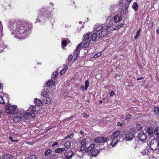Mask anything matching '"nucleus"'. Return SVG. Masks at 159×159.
Wrapping results in <instances>:
<instances>
[{"label": "nucleus", "mask_w": 159, "mask_h": 159, "mask_svg": "<svg viewBox=\"0 0 159 159\" xmlns=\"http://www.w3.org/2000/svg\"><path fill=\"white\" fill-rule=\"evenodd\" d=\"M81 145L80 151H83L85 150L86 152H88L89 155H92V156H96L97 154L102 151V148H99H99L98 147H95L94 144H91L89 146L87 147L86 140L84 139L82 140Z\"/></svg>", "instance_id": "1"}, {"label": "nucleus", "mask_w": 159, "mask_h": 159, "mask_svg": "<svg viewBox=\"0 0 159 159\" xmlns=\"http://www.w3.org/2000/svg\"><path fill=\"white\" fill-rule=\"evenodd\" d=\"M32 27V24L23 22L17 26L16 32L17 34H23L24 37H26L30 33V30Z\"/></svg>", "instance_id": "2"}, {"label": "nucleus", "mask_w": 159, "mask_h": 159, "mask_svg": "<svg viewBox=\"0 0 159 159\" xmlns=\"http://www.w3.org/2000/svg\"><path fill=\"white\" fill-rule=\"evenodd\" d=\"M48 8L47 7H43L41 8L39 11L40 13L38 16V17L36 19L35 23L36 22H39L41 21L40 19L44 20V19L47 17V14H48Z\"/></svg>", "instance_id": "3"}, {"label": "nucleus", "mask_w": 159, "mask_h": 159, "mask_svg": "<svg viewBox=\"0 0 159 159\" xmlns=\"http://www.w3.org/2000/svg\"><path fill=\"white\" fill-rule=\"evenodd\" d=\"M120 131H117L114 132L111 135V138L112 139L111 145L112 147L116 146L120 140Z\"/></svg>", "instance_id": "4"}, {"label": "nucleus", "mask_w": 159, "mask_h": 159, "mask_svg": "<svg viewBox=\"0 0 159 159\" xmlns=\"http://www.w3.org/2000/svg\"><path fill=\"white\" fill-rule=\"evenodd\" d=\"M150 145L151 149L153 150L156 151L159 149V142L157 139L152 140Z\"/></svg>", "instance_id": "5"}, {"label": "nucleus", "mask_w": 159, "mask_h": 159, "mask_svg": "<svg viewBox=\"0 0 159 159\" xmlns=\"http://www.w3.org/2000/svg\"><path fill=\"white\" fill-rule=\"evenodd\" d=\"M17 107L16 105L10 106V104H8L6 107V112L7 113L13 114L15 112Z\"/></svg>", "instance_id": "6"}, {"label": "nucleus", "mask_w": 159, "mask_h": 159, "mask_svg": "<svg viewBox=\"0 0 159 159\" xmlns=\"http://www.w3.org/2000/svg\"><path fill=\"white\" fill-rule=\"evenodd\" d=\"M107 138L104 137H99L96 138L94 141L95 143L100 144H103L107 142Z\"/></svg>", "instance_id": "7"}, {"label": "nucleus", "mask_w": 159, "mask_h": 159, "mask_svg": "<svg viewBox=\"0 0 159 159\" xmlns=\"http://www.w3.org/2000/svg\"><path fill=\"white\" fill-rule=\"evenodd\" d=\"M138 138L141 141H144L146 140L147 137L146 133L143 131H141L138 134Z\"/></svg>", "instance_id": "8"}, {"label": "nucleus", "mask_w": 159, "mask_h": 159, "mask_svg": "<svg viewBox=\"0 0 159 159\" xmlns=\"http://www.w3.org/2000/svg\"><path fill=\"white\" fill-rule=\"evenodd\" d=\"M82 43H81L79 44L77 46L75 50V56H74V60L73 61H74L76 60L77 57L79 56V53H80V50L81 49L82 45Z\"/></svg>", "instance_id": "9"}, {"label": "nucleus", "mask_w": 159, "mask_h": 159, "mask_svg": "<svg viewBox=\"0 0 159 159\" xmlns=\"http://www.w3.org/2000/svg\"><path fill=\"white\" fill-rule=\"evenodd\" d=\"M50 91H48L47 89H43L42 92V96L43 97H49V94H52L53 93L52 89H50Z\"/></svg>", "instance_id": "10"}, {"label": "nucleus", "mask_w": 159, "mask_h": 159, "mask_svg": "<svg viewBox=\"0 0 159 159\" xmlns=\"http://www.w3.org/2000/svg\"><path fill=\"white\" fill-rule=\"evenodd\" d=\"M74 152L71 150H67L64 152V156L66 159H70L72 157Z\"/></svg>", "instance_id": "11"}, {"label": "nucleus", "mask_w": 159, "mask_h": 159, "mask_svg": "<svg viewBox=\"0 0 159 159\" xmlns=\"http://www.w3.org/2000/svg\"><path fill=\"white\" fill-rule=\"evenodd\" d=\"M134 134L132 132H129L125 134V138L126 141H131L134 138Z\"/></svg>", "instance_id": "12"}, {"label": "nucleus", "mask_w": 159, "mask_h": 159, "mask_svg": "<svg viewBox=\"0 0 159 159\" xmlns=\"http://www.w3.org/2000/svg\"><path fill=\"white\" fill-rule=\"evenodd\" d=\"M108 30L106 29H105L102 30L101 32L99 33L98 38V39L100 38H102L106 36L108 33Z\"/></svg>", "instance_id": "13"}, {"label": "nucleus", "mask_w": 159, "mask_h": 159, "mask_svg": "<svg viewBox=\"0 0 159 159\" xmlns=\"http://www.w3.org/2000/svg\"><path fill=\"white\" fill-rule=\"evenodd\" d=\"M146 130L149 135L151 136H153L154 130L153 127L151 126L147 127Z\"/></svg>", "instance_id": "14"}, {"label": "nucleus", "mask_w": 159, "mask_h": 159, "mask_svg": "<svg viewBox=\"0 0 159 159\" xmlns=\"http://www.w3.org/2000/svg\"><path fill=\"white\" fill-rule=\"evenodd\" d=\"M103 27V25L101 24H96L94 26V27L93 28L94 30L96 31H98L101 30Z\"/></svg>", "instance_id": "15"}, {"label": "nucleus", "mask_w": 159, "mask_h": 159, "mask_svg": "<svg viewBox=\"0 0 159 159\" xmlns=\"http://www.w3.org/2000/svg\"><path fill=\"white\" fill-rule=\"evenodd\" d=\"M55 83V82L52 79L49 80L46 82V84L47 87L50 88L54 85Z\"/></svg>", "instance_id": "16"}, {"label": "nucleus", "mask_w": 159, "mask_h": 159, "mask_svg": "<svg viewBox=\"0 0 159 159\" xmlns=\"http://www.w3.org/2000/svg\"><path fill=\"white\" fill-rule=\"evenodd\" d=\"M90 33H88L86 34H85L83 36V39L84 41H85L88 42H90L91 39L89 38V35Z\"/></svg>", "instance_id": "17"}, {"label": "nucleus", "mask_w": 159, "mask_h": 159, "mask_svg": "<svg viewBox=\"0 0 159 159\" xmlns=\"http://www.w3.org/2000/svg\"><path fill=\"white\" fill-rule=\"evenodd\" d=\"M122 20V18L119 15L115 16L113 18V21L115 23L120 22Z\"/></svg>", "instance_id": "18"}, {"label": "nucleus", "mask_w": 159, "mask_h": 159, "mask_svg": "<svg viewBox=\"0 0 159 159\" xmlns=\"http://www.w3.org/2000/svg\"><path fill=\"white\" fill-rule=\"evenodd\" d=\"M43 102H44V103L45 104L48 105L51 102V100L49 97H43Z\"/></svg>", "instance_id": "19"}, {"label": "nucleus", "mask_w": 159, "mask_h": 159, "mask_svg": "<svg viewBox=\"0 0 159 159\" xmlns=\"http://www.w3.org/2000/svg\"><path fill=\"white\" fill-rule=\"evenodd\" d=\"M34 102L35 105L38 107L41 106L42 104V101L39 99L35 98Z\"/></svg>", "instance_id": "20"}, {"label": "nucleus", "mask_w": 159, "mask_h": 159, "mask_svg": "<svg viewBox=\"0 0 159 159\" xmlns=\"http://www.w3.org/2000/svg\"><path fill=\"white\" fill-rule=\"evenodd\" d=\"M22 116H17L16 117L14 116L13 119V121L15 123H17L20 121L22 119Z\"/></svg>", "instance_id": "21"}, {"label": "nucleus", "mask_w": 159, "mask_h": 159, "mask_svg": "<svg viewBox=\"0 0 159 159\" xmlns=\"http://www.w3.org/2000/svg\"><path fill=\"white\" fill-rule=\"evenodd\" d=\"M138 5L136 2H134L132 5V7L133 9L136 11H137L138 10Z\"/></svg>", "instance_id": "22"}, {"label": "nucleus", "mask_w": 159, "mask_h": 159, "mask_svg": "<svg viewBox=\"0 0 159 159\" xmlns=\"http://www.w3.org/2000/svg\"><path fill=\"white\" fill-rule=\"evenodd\" d=\"M65 148H57L55 150V152L56 153H59L62 152L65 150Z\"/></svg>", "instance_id": "23"}, {"label": "nucleus", "mask_w": 159, "mask_h": 159, "mask_svg": "<svg viewBox=\"0 0 159 159\" xmlns=\"http://www.w3.org/2000/svg\"><path fill=\"white\" fill-rule=\"evenodd\" d=\"M131 1V0H126L127 2L124 5V8L125 11L128 10L129 5V3Z\"/></svg>", "instance_id": "24"}, {"label": "nucleus", "mask_w": 159, "mask_h": 159, "mask_svg": "<svg viewBox=\"0 0 159 159\" xmlns=\"http://www.w3.org/2000/svg\"><path fill=\"white\" fill-rule=\"evenodd\" d=\"M98 38L97 33H95L91 35V39L92 41H95Z\"/></svg>", "instance_id": "25"}, {"label": "nucleus", "mask_w": 159, "mask_h": 159, "mask_svg": "<svg viewBox=\"0 0 159 159\" xmlns=\"http://www.w3.org/2000/svg\"><path fill=\"white\" fill-rule=\"evenodd\" d=\"M154 133L157 135V137L159 140V127H157L155 129Z\"/></svg>", "instance_id": "26"}, {"label": "nucleus", "mask_w": 159, "mask_h": 159, "mask_svg": "<svg viewBox=\"0 0 159 159\" xmlns=\"http://www.w3.org/2000/svg\"><path fill=\"white\" fill-rule=\"evenodd\" d=\"M29 116L28 112L24 115L23 117V120L25 121L28 120L29 119Z\"/></svg>", "instance_id": "27"}, {"label": "nucleus", "mask_w": 159, "mask_h": 159, "mask_svg": "<svg viewBox=\"0 0 159 159\" xmlns=\"http://www.w3.org/2000/svg\"><path fill=\"white\" fill-rule=\"evenodd\" d=\"M29 111L31 112H34L36 111L35 107V106H31L29 108Z\"/></svg>", "instance_id": "28"}, {"label": "nucleus", "mask_w": 159, "mask_h": 159, "mask_svg": "<svg viewBox=\"0 0 159 159\" xmlns=\"http://www.w3.org/2000/svg\"><path fill=\"white\" fill-rule=\"evenodd\" d=\"M3 27L1 22L0 21V39H1V37L3 35L2 33Z\"/></svg>", "instance_id": "29"}, {"label": "nucleus", "mask_w": 159, "mask_h": 159, "mask_svg": "<svg viewBox=\"0 0 159 159\" xmlns=\"http://www.w3.org/2000/svg\"><path fill=\"white\" fill-rule=\"evenodd\" d=\"M3 158L4 159H12L13 157L10 154H7L4 156Z\"/></svg>", "instance_id": "30"}, {"label": "nucleus", "mask_w": 159, "mask_h": 159, "mask_svg": "<svg viewBox=\"0 0 159 159\" xmlns=\"http://www.w3.org/2000/svg\"><path fill=\"white\" fill-rule=\"evenodd\" d=\"M141 31V29H139L137 32L136 35L134 36V39H137L139 38V36L140 35V33Z\"/></svg>", "instance_id": "31"}, {"label": "nucleus", "mask_w": 159, "mask_h": 159, "mask_svg": "<svg viewBox=\"0 0 159 159\" xmlns=\"http://www.w3.org/2000/svg\"><path fill=\"white\" fill-rule=\"evenodd\" d=\"M58 75V72L57 71H55L54 72L51 76L52 78L53 79H55L57 77Z\"/></svg>", "instance_id": "32"}, {"label": "nucleus", "mask_w": 159, "mask_h": 159, "mask_svg": "<svg viewBox=\"0 0 159 159\" xmlns=\"http://www.w3.org/2000/svg\"><path fill=\"white\" fill-rule=\"evenodd\" d=\"M74 137V134L73 133H71L70 134L68 135L67 136L65 137L64 139H71L73 138Z\"/></svg>", "instance_id": "33"}, {"label": "nucleus", "mask_w": 159, "mask_h": 159, "mask_svg": "<svg viewBox=\"0 0 159 159\" xmlns=\"http://www.w3.org/2000/svg\"><path fill=\"white\" fill-rule=\"evenodd\" d=\"M89 42H88L86 41V42H85L83 44V43H82V45L81 49L83 48H85L88 47L89 45Z\"/></svg>", "instance_id": "34"}, {"label": "nucleus", "mask_w": 159, "mask_h": 159, "mask_svg": "<svg viewBox=\"0 0 159 159\" xmlns=\"http://www.w3.org/2000/svg\"><path fill=\"white\" fill-rule=\"evenodd\" d=\"M71 143L70 142H66L65 144V146L67 148H69L70 146Z\"/></svg>", "instance_id": "35"}, {"label": "nucleus", "mask_w": 159, "mask_h": 159, "mask_svg": "<svg viewBox=\"0 0 159 159\" xmlns=\"http://www.w3.org/2000/svg\"><path fill=\"white\" fill-rule=\"evenodd\" d=\"M89 83L88 80H86L85 83V90H87L88 88L89 87Z\"/></svg>", "instance_id": "36"}, {"label": "nucleus", "mask_w": 159, "mask_h": 159, "mask_svg": "<svg viewBox=\"0 0 159 159\" xmlns=\"http://www.w3.org/2000/svg\"><path fill=\"white\" fill-rule=\"evenodd\" d=\"M28 159H38V157L35 155H33L29 156Z\"/></svg>", "instance_id": "37"}, {"label": "nucleus", "mask_w": 159, "mask_h": 159, "mask_svg": "<svg viewBox=\"0 0 159 159\" xmlns=\"http://www.w3.org/2000/svg\"><path fill=\"white\" fill-rule=\"evenodd\" d=\"M154 112L156 114H158L159 113V108L158 107H155L154 108Z\"/></svg>", "instance_id": "38"}, {"label": "nucleus", "mask_w": 159, "mask_h": 159, "mask_svg": "<svg viewBox=\"0 0 159 159\" xmlns=\"http://www.w3.org/2000/svg\"><path fill=\"white\" fill-rule=\"evenodd\" d=\"M111 20V17L110 16H107L106 18V23H110Z\"/></svg>", "instance_id": "39"}, {"label": "nucleus", "mask_w": 159, "mask_h": 159, "mask_svg": "<svg viewBox=\"0 0 159 159\" xmlns=\"http://www.w3.org/2000/svg\"><path fill=\"white\" fill-rule=\"evenodd\" d=\"M142 126L140 124H137L136 125V129L137 130H139L141 129Z\"/></svg>", "instance_id": "40"}, {"label": "nucleus", "mask_w": 159, "mask_h": 159, "mask_svg": "<svg viewBox=\"0 0 159 159\" xmlns=\"http://www.w3.org/2000/svg\"><path fill=\"white\" fill-rule=\"evenodd\" d=\"M51 151L50 149H49L47 150L44 152V154L46 155H48L51 153Z\"/></svg>", "instance_id": "41"}, {"label": "nucleus", "mask_w": 159, "mask_h": 159, "mask_svg": "<svg viewBox=\"0 0 159 159\" xmlns=\"http://www.w3.org/2000/svg\"><path fill=\"white\" fill-rule=\"evenodd\" d=\"M124 25V24H121L117 26L115 28L116 30H117L121 27H123Z\"/></svg>", "instance_id": "42"}, {"label": "nucleus", "mask_w": 159, "mask_h": 159, "mask_svg": "<svg viewBox=\"0 0 159 159\" xmlns=\"http://www.w3.org/2000/svg\"><path fill=\"white\" fill-rule=\"evenodd\" d=\"M67 42L66 40H64L62 41L61 42L62 46H66L67 45Z\"/></svg>", "instance_id": "43"}, {"label": "nucleus", "mask_w": 159, "mask_h": 159, "mask_svg": "<svg viewBox=\"0 0 159 159\" xmlns=\"http://www.w3.org/2000/svg\"><path fill=\"white\" fill-rule=\"evenodd\" d=\"M29 115L30 116H31V117L32 118H34L35 117V114L34 112H28Z\"/></svg>", "instance_id": "44"}, {"label": "nucleus", "mask_w": 159, "mask_h": 159, "mask_svg": "<svg viewBox=\"0 0 159 159\" xmlns=\"http://www.w3.org/2000/svg\"><path fill=\"white\" fill-rule=\"evenodd\" d=\"M73 57L72 55H70L68 58V61L70 62V61H72Z\"/></svg>", "instance_id": "45"}, {"label": "nucleus", "mask_w": 159, "mask_h": 159, "mask_svg": "<svg viewBox=\"0 0 159 159\" xmlns=\"http://www.w3.org/2000/svg\"><path fill=\"white\" fill-rule=\"evenodd\" d=\"M0 103L2 104L5 103L4 101L1 96H0Z\"/></svg>", "instance_id": "46"}, {"label": "nucleus", "mask_w": 159, "mask_h": 159, "mask_svg": "<svg viewBox=\"0 0 159 159\" xmlns=\"http://www.w3.org/2000/svg\"><path fill=\"white\" fill-rule=\"evenodd\" d=\"M101 53H98L94 55V58H96L99 57L101 55Z\"/></svg>", "instance_id": "47"}, {"label": "nucleus", "mask_w": 159, "mask_h": 159, "mask_svg": "<svg viewBox=\"0 0 159 159\" xmlns=\"http://www.w3.org/2000/svg\"><path fill=\"white\" fill-rule=\"evenodd\" d=\"M9 139L10 140H11V141L12 142H17L18 141V140H13V138H12V137L11 136H10L9 137Z\"/></svg>", "instance_id": "48"}, {"label": "nucleus", "mask_w": 159, "mask_h": 159, "mask_svg": "<svg viewBox=\"0 0 159 159\" xmlns=\"http://www.w3.org/2000/svg\"><path fill=\"white\" fill-rule=\"evenodd\" d=\"M73 117V116H71L67 118L66 119H65L64 120H66V121H68L69 120H70Z\"/></svg>", "instance_id": "49"}, {"label": "nucleus", "mask_w": 159, "mask_h": 159, "mask_svg": "<svg viewBox=\"0 0 159 159\" xmlns=\"http://www.w3.org/2000/svg\"><path fill=\"white\" fill-rule=\"evenodd\" d=\"M123 2L122 0H120L119 2V6L120 7H121L123 5Z\"/></svg>", "instance_id": "50"}, {"label": "nucleus", "mask_w": 159, "mask_h": 159, "mask_svg": "<svg viewBox=\"0 0 159 159\" xmlns=\"http://www.w3.org/2000/svg\"><path fill=\"white\" fill-rule=\"evenodd\" d=\"M129 130L130 131H131L132 132H134L135 130V129L134 127H131L129 129Z\"/></svg>", "instance_id": "51"}, {"label": "nucleus", "mask_w": 159, "mask_h": 159, "mask_svg": "<svg viewBox=\"0 0 159 159\" xmlns=\"http://www.w3.org/2000/svg\"><path fill=\"white\" fill-rule=\"evenodd\" d=\"M83 116L84 117H85L86 118H88L89 117V116L87 115L86 113H84L83 114Z\"/></svg>", "instance_id": "52"}, {"label": "nucleus", "mask_w": 159, "mask_h": 159, "mask_svg": "<svg viewBox=\"0 0 159 159\" xmlns=\"http://www.w3.org/2000/svg\"><path fill=\"white\" fill-rule=\"evenodd\" d=\"M58 143L57 142H55L52 144V147H54V146L58 145Z\"/></svg>", "instance_id": "53"}, {"label": "nucleus", "mask_w": 159, "mask_h": 159, "mask_svg": "<svg viewBox=\"0 0 159 159\" xmlns=\"http://www.w3.org/2000/svg\"><path fill=\"white\" fill-rule=\"evenodd\" d=\"M80 89L81 90L83 91L84 89L85 90V88H84V86L83 85H82L80 88Z\"/></svg>", "instance_id": "54"}, {"label": "nucleus", "mask_w": 159, "mask_h": 159, "mask_svg": "<svg viewBox=\"0 0 159 159\" xmlns=\"http://www.w3.org/2000/svg\"><path fill=\"white\" fill-rule=\"evenodd\" d=\"M123 125V123H120L118 122L117 123V125L118 126H121Z\"/></svg>", "instance_id": "55"}, {"label": "nucleus", "mask_w": 159, "mask_h": 159, "mask_svg": "<svg viewBox=\"0 0 159 159\" xmlns=\"http://www.w3.org/2000/svg\"><path fill=\"white\" fill-rule=\"evenodd\" d=\"M131 115L130 114H128L126 116V119H125V120H126V119H129L131 116Z\"/></svg>", "instance_id": "56"}, {"label": "nucleus", "mask_w": 159, "mask_h": 159, "mask_svg": "<svg viewBox=\"0 0 159 159\" xmlns=\"http://www.w3.org/2000/svg\"><path fill=\"white\" fill-rule=\"evenodd\" d=\"M65 72V70H64V69H63L60 72V74L62 75Z\"/></svg>", "instance_id": "57"}, {"label": "nucleus", "mask_w": 159, "mask_h": 159, "mask_svg": "<svg viewBox=\"0 0 159 159\" xmlns=\"http://www.w3.org/2000/svg\"><path fill=\"white\" fill-rule=\"evenodd\" d=\"M112 27V25H107L105 29L108 30V29L111 28Z\"/></svg>", "instance_id": "58"}, {"label": "nucleus", "mask_w": 159, "mask_h": 159, "mask_svg": "<svg viewBox=\"0 0 159 159\" xmlns=\"http://www.w3.org/2000/svg\"><path fill=\"white\" fill-rule=\"evenodd\" d=\"M115 94V93L114 91H112L111 92V93H110V96H113Z\"/></svg>", "instance_id": "59"}, {"label": "nucleus", "mask_w": 159, "mask_h": 159, "mask_svg": "<svg viewBox=\"0 0 159 159\" xmlns=\"http://www.w3.org/2000/svg\"><path fill=\"white\" fill-rule=\"evenodd\" d=\"M123 14L124 12L123 11H121L120 13V15H119L120 17H121L123 15Z\"/></svg>", "instance_id": "60"}, {"label": "nucleus", "mask_w": 159, "mask_h": 159, "mask_svg": "<svg viewBox=\"0 0 159 159\" xmlns=\"http://www.w3.org/2000/svg\"><path fill=\"white\" fill-rule=\"evenodd\" d=\"M144 79V78L143 77H139V78H137V80H143Z\"/></svg>", "instance_id": "61"}, {"label": "nucleus", "mask_w": 159, "mask_h": 159, "mask_svg": "<svg viewBox=\"0 0 159 159\" xmlns=\"http://www.w3.org/2000/svg\"><path fill=\"white\" fill-rule=\"evenodd\" d=\"M156 32L157 34H158L159 33V27L156 30Z\"/></svg>", "instance_id": "62"}, {"label": "nucleus", "mask_w": 159, "mask_h": 159, "mask_svg": "<svg viewBox=\"0 0 159 159\" xmlns=\"http://www.w3.org/2000/svg\"><path fill=\"white\" fill-rule=\"evenodd\" d=\"M68 68V66H65V67L63 69H64V70H65V71H66V70Z\"/></svg>", "instance_id": "63"}, {"label": "nucleus", "mask_w": 159, "mask_h": 159, "mask_svg": "<svg viewBox=\"0 0 159 159\" xmlns=\"http://www.w3.org/2000/svg\"><path fill=\"white\" fill-rule=\"evenodd\" d=\"M80 134H83L84 133V132H83L82 131H80Z\"/></svg>", "instance_id": "64"}]
</instances>
